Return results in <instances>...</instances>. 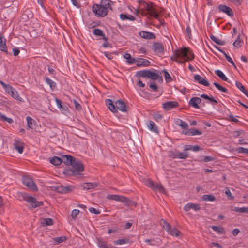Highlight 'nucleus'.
Masks as SVG:
<instances>
[{"label":"nucleus","instance_id":"nucleus-1","mask_svg":"<svg viewBox=\"0 0 248 248\" xmlns=\"http://www.w3.org/2000/svg\"><path fill=\"white\" fill-rule=\"evenodd\" d=\"M194 58V55L192 51L186 47L177 49L171 57L172 60L180 64H183L186 62L193 60Z\"/></svg>","mask_w":248,"mask_h":248},{"label":"nucleus","instance_id":"nucleus-2","mask_svg":"<svg viewBox=\"0 0 248 248\" xmlns=\"http://www.w3.org/2000/svg\"><path fill=\"white\" fill-rule=\"evenodd\" d=\"M111 3L110 0H101L99 4H94L92 6V10L97 17H104L112 9Z\"/></svg>","mask_w":248,"mask_h":248},{"label":"nucleus","instance_id":"nucleus-3","mask_svg":"<svg viewBox=\"0 0 248 248\" xmlns=\"http://www.w3.org/2000/svg\"><path fill=\"white\" fill-rule=\"evenodd\" d=\"M137 74L141 77L146 78L153 80H156L158 78H160V79L162 80V77L160 76L158 73L151 71L150 70H142L139 71L137 72Z\"/></svg>","mask_w":248,"mask_h":248},{"label":"nucleus","instance_id":"nucleus-4","mask_svg":"<svg viewBox=\"0 0 248 248\" xmlns=\"http://www.w3.org/2000/svg\"><path fill=\"white\" fill-rule=\"evenodd\" d=\"M22 197L24 200L30 203L29 205V208L34 209L43 205L42 202L37 201L34 197L30 196L26 193H22Z\"/></svg>","mask_w":248,"mask_h":248},{"label":"nucleus","instance_id":"nucleus-5","mask_svg":"<svg viewBox=\"0 0 248 248\" xmlns=\"http://www.w3.org/2000/svg\"><path fill=\"white\" fill-rule=\"evenodd\" d=\"M162 226L164 229H165L170 235L178 237L181 234V232L178 231L176 228L172 227L170 226V224L167 222L165 220H162Z\"/></svg>","mask_w":248,"mask_h":248},{"label":"nucleus","instance_id":"nucleus-6","mask_svg":"<svg viewBox=\"0 0 248 248\" xmlns=\"http://www.w3.org/2000/svg\"><path fill=\"white\" fill-rule=\"evenodd\" d=\"M72 172L75 175H81L84 170V166L82 162L77 160L72 165Z\"/></svg>","mask_w":248,"mask_h":248},{"label":"nucleus","instance_id":"nucleus-7","mask_svg":"<svg viewBox=\"0 0 248 248\" xmlns=\"http://www.w3.org/2000/svg\"><path fill=\"white\" fill-rule=\"evenodd\" d=\"M22 182L25 186L32 191H36L37 190V186L30 177L24 176L22 178Z\"/></svg>","mask_w":248,"mask_h":248},{"label":"nucleus","instance_id":"nucleus-8","mask_svg":"<svg viewBox=\"0 0 248 248\" xmlns=\"http://www.w3.org/2000/svg\"><path fill=\"white\" fill-rule=\"evenodd\" d=\"M183 209L186 212H188L191 209H193L195 211H198L201 209V207L199 204L189 202L186 204Z\"/></svg>","mask_w":248,"mask_h":248},{"label":"nucleus","instance_id":"nucleus-9","mask_svg":"<svg viewBox=\"0 0 248 248\" xmlns=\"http://www.w3.org/2000/svg\"><path fill=\"white\" fill-rule=\"evenodd\" d=\"M179 104L176 101H167L162 104L163 108L166 110H169L177 107Z\"/></svg>","mask_w":248,"mask_h":248},{"label":"nucleus","instance_id":"nucleus-10","mask_svg":"<svg viewBox=\"0 0 248 248\" xmlns=\"http://www.w3.org/2000/svg\"><path fill=\"white\" fill-rule=\"evenodd\" d=\"M107 198L109 200H114L122 202H127L128 199L125 197L121 196L118 195H108Z\"/></svg>","mask_w":248,"mask_h":248},{"label":"nucleus","instance_id":"nucleus-11","mask_svg":"<svg viewBox=\"0 0 248 248\" xmlns=\"http://www.w3.org/2000/svg\"><path fill=\"white\" fill-rule=\"evenodd\" d=\"M62 162L66 165H72L76 159L70 155H63L62 156Z\"/></svg>","mask_w":248,"mask_h":248},{"label":"nucleus","instance_id":"nucleus-12","mask_svg":"<svg viewBox=\"0 0 248 248\" xmlns=\"http://www.w3.org/2000/svg\"><path fill=\"white\" fill-rule=\"evenodd\" d=\"M135 63L138 67H147L150 65V62L144 58H137Z\"/></svg>","mask_w":248,"mask_h":248},{"label":"nucleus","instance_id":"nucleus-13","mask_svg":"<svg viewBox=\"0 0 248 248\" xmlns=\"http://www.w3.org/2000/svg\"><path fill=\"white\" fill-rule=\"evenodd\" d=\"M218 9L219 11L222 12L230 16H233V13L232 9L225 5H219Z\"/></svg>","mask_w":248,"mask_h":248},{"label":"nucleus","instance_id":"nucleus-14","mask_svg":"<svg viewBox=\"0 0 248 248\" xmlns=\"http://www.w3.org/2000/svg\"><path fill=\"white\" fill-rule=\"evenodd\" d=\"M149 16L158 19L159 16L156 10L153 6V3H151L150 5L146 10Z\"/></svg>","mask_w":248,"mask_h":248},{"label":"nucleus","instance_id":"nucleus-15","mask_svg":"<svg viewBox=\"0 0 248 248\" xmlns=\"http://www.w3.org/2000/svg\"><path fill=\"white\" fill-rule=\"evenodd\" d=\"M55 102L58 108H59L62 113L65 114L68 112V108L66 105H62V102L60 99L56 98Z\"/></svg>","mask_w":248,"mask_h":248},{"label":"nucleus","instance_id":"nucleus-16","mask_svg":"<svg viewBox=\"0 0 248 248\" xmlns=\"http://www.w3.org/2000/svg\"><path fill=\"white\" fill-rule=\"evenodd\" d=\"M202 99L198 97L191 98L189 101V104L190 106L196 108H199L200 107L199 104L201 102Z\"/></svg>","mask_w":248,"mask_h":248},{"label":"nucleus","instance_id":"nucleus-17","mask_svg":"<svg viewBox=\"0 0 248 248\" xmlns=\"http://www.w3.org/2000/svg\"><path fill=\"white\" fill-rule=\"evenodd\" d=\"M171 156L173 158L186 159L188 154L186 152H173L171 153Z\"/></svg>","mask_w":248,"mask_h":248},{"label":"nucleus","instance_id":"nucleus-18","mask_svg":"<svg viewBox=\"0 0 248 248\" xmlns=\"http://www.w3.org/2000/svg\"><path fill=\"white\" fill-rule=\"evenodd\" d=\"M183 134L185 135L190 136L201 135L202 134V132L195 128H190L186 131H183Z\"/></svg>","mask_w":248,"mask_h":248},{"label":"nucleus","instance_id":"nucleus-19","mask_svg":"<svg viewBox=\"0 0 248 248\" xmlns=\"http://www.w3.org/2000/svg\"><path fill=\"white\" fill-rule=\"evenodd\" d=\"M116 108L123 112L127 111V108L125 103L122 100H119L115 102Z\"/></svg>","mask_w":248,"mask_h":248},{"label":"nucleus","instance_id":"nucleus-20","mask_svg":"<svg viewBox=\"0 0 248 248\" xmlns=\"http://www.w3.org/2000/svg\"><path fill=\"white\" fill-rule=\"evenodd\" d=\"M6 39L0 34V50L7 53V47L6 44Z\"/></svg>","mask_w":248,"mask_h":248},{"label":"nucleus","instance_id":"nucleus-21","mask_svg":"<svg viewBox=\"0 0 248 248\" xmlns=\"http://www.w3.org/2000/svg\"><path fill=\"white\" fill-rule=\"evenodd\" d=\"M194 80L198 82L199 84L204 85L205 86H209V83L200 75H196L194 76Z\"/></svg>","mask_w":248,"mask_h":248},{"label":"nucleus","instance_id":"nucleus-22","mask_svg":"<svg viewBox=\"0 0 248 248\" xmlns=\"http://www.w3.org/2000/svg\"><path fill=\"white\" fill-rule=\"evenodd\" d=\"M140 35L141 37L146 39H153L155 37L153 33L146 31H141L140 32Z\"/></svg>","mask_w":248,"mask_h":248},{"label":"nucleus","instance_id":"nucleus-23","mask_svg":"<svg viewBox=\"0 0 248 248\" xmlns=\"http://www.w3.org/2000/svg\"><path fill=\"white\" fill-rule=\"evenodd\" d=\"M153 49L155 53L161 54L163 52V46L161 43H155L153 44Z\"/></svg>","mask_w":248,"mask_h":248},{"label":"nucleus","instance_id":"nucleus-24","mask_svg":"<svg viewBox=\"0 0 248 248\" xmlns=\"http://www.w3.org/2000/svg\"><path fill=\"white\" fill-rule=\"evenodd\" d=\"M105 102L106 105L112 112L116 113L117 112V109L116 108V106L113 103L111 99H106Z\"/></svg>","mask_w":248,"mask_h":248},{"label":"nucleus","instance_id":"nucleus-25","mask_svg":"<svg viewBox=\"0 0 248 248\" xmlns=\"http://www.w3.org/2000/svg\"><path fill=\"white\" fill-rule=\"evenodd\" d=\"M10 95L12 98H14L15 99H16L20 102L23 101L22 98L19 96L18 92L15 88H13V90L11 91Z\"/></svg>","mask_w":248,"mask_h":248},{"label":"nucleus","instance_id":"nucleus-26","mask_svg":"<svg viewBox=\"0 0 248 248\" xmlns=\"http://www.w3.org/2000/svg\"><path fill=\"white\" fill-rule=\"evenodd\" d=\"M27 123V127L30 129H33L35 127V121L30 116H27L26 118Z\"/></svg>","mask_w":248,"mask_h":248},{"label":"nucleus","instance_id":"nucleus-27","mask_svg":"<svg viewBox=\"0 0 248 248\" xmlns=\"http://www.w3.org/2000/svg\"><path fill=\"white\" fill-rule=\"evenodd\" d=\"M124 58L126 60L127 63L129 64H132L135 63L136 59L131 57L129 53H126L124 55Z\"/></svg>","mask_w":248,"mask_h":248},{"label":"nucleus","instance_id":"nucleus-28","mask_svg":"<svg viewBox=\"0 0 248 248\" xmlns=\"http://www.w3.org/2000/svg\"><path fill=\"white\" fill-rule=\"evenodd\" d=\"M93 33L96 36L102 37L104 41L108 40V38L106 37L103 31L99 29H95L93 30Z\"/></svg>","mask_w":248,"mask_h":248},{"label":"nucleus","instance_id":"nucleus-29","mask_svg":"<svg viewBox=\"0 0 248 248\" xmlns=\"http://www.w3.org/2000/svg\"><path fill=\"white\" fill-rule=\"evenodd\" d=\"M175 124L177 125L180 126L183 129H186L188 127L187 123L180 119H177L175 121Z\"/></svg>","mask_w":248,"mask_h":248},{"label":"nucleus","instance_id":"nucleus-30","mask_svg":"<svg viewBox=\"0 0 248 248\" xmlns=\"http://www.w3.org/2000/svg\"><path fill=\"white\" fill-rule=\"evenodd\" d=\"M148 128L152 131L157 133L159 132L157 126L155 124L154 122L152 121H149L147 123Z\"/></svg>","mask_w":248,"mask_h":248},{"label":"nucleus","instance_id":"nucleus-31","mask_svg":"<svg viewBox=\"0 0 248 248\" xmlns=\"http://www.w3.org/2000/svg\"><path fill=\"white\" fill-rule=\"evenodd\" d=\"M136 1L139 4L140 9L147 10L151 4V3H148L143 0H136Z\"/></svg>","mask_w":248,"mask_h":248},{"label":"nucleus","instance_id":"nucleus-32","mask_svg":"<svg viewBox=\"0 0 248 248\" xmlns=\"http://www.w3.org/2000/svg\"><path fill=\"white\" fill-rule=\"evenodd\" d=\"M50 163L55 166H58L60 165L62 162V158L58 156H54L50 159Z\"/></svg>","mask_w":248,"mask_h":248},{"label":"nucleus","instance_id":"nucleus-33","mask_svg":"<svg viewBox=\"0 0 248 248\" xmlns=\"http://www.w3.org/2000/svg\"><path fill=\"white\" fill-rule=\"evenodd\" d=\"M97 186L96 183H85L82 185V187L84 190H88L95 187Z\"/></svg>","mask_w":248,"mask_h":248},{"label":"nucleus","instance_id":"nucleus-34","mask_svg":"<svg viewBox=\"0 0 248 248\" xmlns=\"http://www.w3.org/2000/svg\"><path fill=\"white\" fill-rule=\"evenodd\" d=\"M0 84L2 86L5 92L10 94L11 93V91L13 90L14 88L12 86H11L9 84H6L4 82L0 80Z\"/></svg>","mask_w":248,"mask_h":248},{"label":"nucleus","instance_id":"nucleus-35","mask_svg":"<svg viewBox=\"0 0 248 248\" xmlns=\"http://www.w3.org/2000/svg\"><path fill=\"white\" fill-rule=\"evenodd\" d=\"M211 229L216 232L218 234H224L225 233L224 228L220 226H211Z\"/></svg>","mask_w":248,"mask_h":248},{"label":"nucleus","instance_id":"nucleus-36","mask_svg":"<svg viewBox=\"0 0 248 248\" xmlns=\"http://www.w3.org/2000/svg\"><path fill=\"white\" fill-rule=\"evenodd\" d=\"M120 17L122 20H129L130 21H134L136 19V18L132 15H127L123 14H120Z\"/></svg>","mask_w":248,"mask_h":248},{"label":"nucleus","instance_id":"nucleus-37","mask_svg":"<svg viewBox=\"0 0 248 248\" xmlns=\"http://www.w3.org/2000/svg\"><path fill=\"white\" fill-rule=\"evenodd\" d=\"M15 149L20 154L23 152L24 147L22 143L20 142H16L14 144Z\"/></svg>","mask_w":248,"mask_h":248},{"label":"nucleus","instance_id":"nucleus-38","mask_svg":"<svg viewBox=\"0 0 248 248\" xmlns=\"http://www.w3.org/2000/svg\"><path fill=\"white\" fill-rule=\"evenodd\" d=\"M96 243L99 248H109L108 245L100 239H97Z\"/></svg>","mask_w":248,"mask_h":248},{"label":"nucleus","instance_id":"nucleus-39","mask_svg":"<svg viewBox=\"0 0 248 248\" xmlns=\"http://www.w3.org/2000/svg\"><path fill=\"white\" fill-rule=\"evenodd\" d=\"M44 79L46 83L47 84L50 86L51 89H54L56 87V83L54 81L52 80L51 79H50L49 78L44 77Z\"/></svg>","mask_w":248,"mask_h":248},{"label":"nucleus","instance_id":"nucleus-40","mask_svg":"<svg viewBox=\"0 0 248 248\" xmlns=\"http://www.w3.org/2000/svg\"><path fill=\"white\" fill-rule=\"evenodd\" d=\"M216 74L223 81H228V78L225 74L220 70H216L215 71Z\"/></svg>","mask_w":248,"mask_h":248},{"label":"nucleus","instance_id":"nucleus-41","mask_svg":"<svg viewBox=\"0 0 248 248\" xmlns=\"http://www.w3.org/2000/svg\"><path fill=\"white\" fill-rule=\"evenodd\" d=\"M235 84H236V86H237V87L240 90H241L243 93L244 94H245L246 96L248 98V91L245 89L244 87L243 86V85L241 83H240V82L239 81H236L235 82Z\"/></svg>","mask_w":248,"mask_h":248},{"label":"nucleus","instance_id":"nucleus-42","mask_svg":"<svg viewBox=\"0 0 248 248\" xmlns=\"http://www.w3.org/2000/svg\"><path fill=\"white\" fill-rule=\"evenodd\" d=\"M210 38L213 41H214L215 43L219 45L222 46L225 44V42L224 41L220 40L219 39H218V38L216 37V36L212 34L210 35Z\"/></svg>","mask_w":248,"mask_h":248},{"label":"nucleus","instance_id":"nucleus-43","mask_svg":"<svg viewBox=\"0 0 248 248\" xmlns=\"http://www.w3.org/2000/svg\"><path fill=\"white\" fill-rule=\"evenodd\" d=\"M66 238L64 236L55 237L53 238V243L55 245L59 244L65 241Z\"/></svg>","mask_w":248,"mask_h":248},{"label":"nucleus","instance_id":"nucleus-44","mask_svg":"<svg viewBox=\"0 0 248 248\" xmlns=\"http://www.w3.org/2000/svg\"><path fill=\"white\" fill-rule=\"evenodd\" d=\"M215 197L213 195H203L202 196V200L204 201L213 202L215 200Z\"/></svg>","mask_w":248,"mask_h":248},{"label":"nucleus","instance_id":"nucleus-45","mask_svg":"<svg viewBox=\"0 0 248 248\" xmlns=\"http://www.w3.org/2000/svg\"><path fill=\"white\" fill-rule=\"evenodd\" d=\"M0 119L1 121L3 122H7L9 124H12L13 122V120L11 118L7 117L4 114L0 112Z\"/></svg>","mask_w":248,"mask_h":248},{"label":"nucleus","instance_id":"nucleus-46","mask_svg":"<svg viewBox=\"0 0 248 248\" xmlns=\"http://www.w3.org/2000/svg\"><path fill=\"white\" fill-rule=\"evenodd\" d=\"M233 210L236 212L245 213H248V207H235Z\"/></svg>","mask_w":248,"mask_h":248},{"label":"nucleus","instance_id":"nucleus-47","mask_svg":"<svg viewBox=\"0 0 248 248\" xmlns=\"http://www.w3.org/2000/svg\"><path fill=\"white\" fill-rule=\"evenodd\" d=\"M163 72L164 73V78L166 82L170 83L172 81V78L170 74L165 70H164Z\"/></svg>","mask_w":248,"mask_h":248},{"label":"nucleus","instance_id":"nucleus-48","mask_svg":"<svg viewBox=\"0 0 248 248\" xmlns=\"http://www.w3.org/2000/svg\"><path fill=\"white\" fill-rule=\"evenodd\" d=\"M214 85L215 86V87L220 91L223 92V93H227L228 90L226 88L223 87L218 83L217 82H214L213 83Z\"/></svg>","mask_w":248,"mask_h":248},{"label":"nucleus","instance_id":"nucleus-49","mask_svg":"<svg viewBox=\"0 0 248 248\" xmlns=\"http://www.w3.org/2000/svg\"><path fill=\"white\" fill-rule=\"evenodd\" d=\"M129 241L128 239H122L115 241L114 243L116 245H123L128 243Z\"/></svg>","mask_w":248,"mask_h":248},{"label":"nucleus","instance_id":"nucleus-50","mask_svg":"<svg viewBox=\"0 0 248 248\" xmlns=\"http://www.w3.org/2000/svg\"><path fill=\"white\" fill-rule=\"evenodd\" d=\"M225 193L228 199L231 200H233L234 196L232 194V193H231V191L230 190V189H229V188L226 187L225 188Z\"/></svg>","mask_w":248,"mask_h":248},{"label":"nucleus","instance_id":"nucleus-51","mask_svg":"<svg viewBox=\"0 0 248 248\" xmlns=\"http://www.w3.org/2000/svg\"><path fill=\"white\" fill-rule=\"evenodd\" d=\"M242 41L241 40L240 37L238 36L236 40L233 42V45L235 47H239L241 46Z\"/></svg>","mask_w":248,"mask_h":248},{"label":"nucleus","instance_id":"nucleus-52","mask_svg":"<svg viewBox=\"0 0 248 248\" xmlns=\"http://www.w3.org/2000/svg\"><path fill=\"white\" fill-rule=\"evenodd\" d=\"M237 151L239 153H243L246 155H248V148L239 147L237 149Z\"/></svg>","mask_w":248,"mask_h":248},{"label":"nucleus","instance_id":"nucleus-53","mask_svg":"<svg viewBox=\"0 0 248 248\" xmlns=\"http://www.w3.org/2000/svg\"><path fill=\"white\" fill-rule=\"evenodd\" d=\"M44 222L43 224H44L45 226H49L53 224V221L51 218H45L44 219Z\"/></svg>","mask_w":248,"mask_h":248},{"label":"nucleus","instance_id":"nucleus-54","mask_svg":"<svg viewBox=\"0 0 248 248\" xmlns=\"http://www.w3.org/2000/svg\"><path fill=\"white\" fill-rule=\"evenodd\" d=\"M153 189L162 191L163 190V187L161 184L156 183L155 184V186H154Z\"/></svg>","mask_w":248,"mask_h":248},{"label":"nucleus","instance_id":"nucleus-55","mask_svg":"<svg viewBox=\"0 0 248 248\" xmlns=\"http://www.w3.org/2000/svg\"><path fill=\"white\" fill-rule=\"evenodd\" d=\"M145 184H146V186H147L148 187H149L152 189H153L154 186H155V183L151 179L147 180L146 181Z\"/></svg>","mask_w":248,"mask_h":248},{"label":"nucleus","instance_id":"nucleus-56","mask_svg":"<svg viewBox=\"0 0 248 248\" xmlns=\"http://www.w3.org/2000/svg\"><path fill=\"white\" fill-rule=\"evenodd\" d=\"M55 189L58 192L64 193V186H58L55 187Z\"/></svg>","mask_w":248,"mask_h":248},{"label":"nucleus","instance_id":"nucleus-57","mask_svg":"<svg viewBox=\"0 0 248 248\" xmlns=\"http://www.w3.org/2000/svg\"><path fill=\"white\" fill-rule=\"evenodd\" d=\"M79 213V210L78 209H74L71 213V217L72 218H75L77 216Z\"/></svg>","mask_w":248,"mask_h":248},{"label":"nucleus","instance_id":"nucleus-58","mask_svg":"<svg viewBox=\"0 0 248 248\" xmlns=\"http://www.w3.org/2000/svg\"><path fill=\"white\" fill-rule=\"evenodd\" d=\"M104 54L105 56L108 59V60H111L113 59V53L112 52H104Z\"/></svg>","mask_w":248,"mask_h":248},{"label":"nucleus","instance_id":"nucleus-59","mask_svg":"<svg viewBox=\"0 0 248 248\" xmlns=\"http://www.w3.org/2000/svg\"><path fill=\"white\" fill-rule=\"evenodd\" d=\"M226 59L229 62H230L233 65V66L234 67V68L236 69V66L235 64V63H234L233 60H232V59L231 58L230 56H226Z\"/></svg>","mask_w":248,"mask_h":248},{"label":"nucleus","instance_id":"nucleus-60","mask_svg":"<svg viewBox=\"0 0 248 248\" xmlns=\"http://www.w3.org/2000/svg\"><path fill=\"white\" fill-rule=\"evenodd\" d=\"M90 212L92 213H93L95 215L99 214L100 212L99 210H96L95 208L93 207H91L89 209Z\"/></svg>","mask_w":248,"mask_h":248},{"label":"nucleus","instance_id":"nucleus-61","mask_svg":"<svg viewBox=\"0 0 248 248\" xmlns=\"http://www.w3.org/2000/svg\"><path fill=\"white\" fill-rule=\"evenodd\" d=\"M73 190V187L71 186H64V193H68Z\"/></svg>","mask_w":248,"mask_h":248},{"label":"nucleus","instance_id":"nucleus-62","mask_svg":"<svg viewBox=\"0 0 248 248\" xmlns=\"http://www.w3.org/2000/svg\"><path fill=\"white\" fill-rule=\"evenodd\" d=\"M186 32L187 35L190 39L191 38L192 34H191V30L189 26H187L186 28Z\"/></svg>","mask_w":248,"mask_h":248},{"label":"nucleus","instance_id":"nucleus-63","mask_svg":"<svg viewBox=\"0 0 248 248\" xmlns=\"http://www.w3.org/2000/svg\"><path fill=\"white\" fill-rule=\"evenodd\" d=\"M74 104L75 105V108L78 109L80 110L82 108L80 104L78 103V102L75 100H74Z\"/></svg>","mask_w":248,"mask_h":248},{"label":"nucleus","instance_id":"nucleus-64","mask_svg":"<svg viewBox=\"0 0 248 248\" xmlns=\"http://www.w3.org/2000/svg\"><path fill=\"white\" fill-rule=\"evenodd\" d=\"M149 86L150 88L154 91H156L157 89L156 85L154 82H151Z\"/></svg>","mask_w":248,"mask_h":248}]
</instances>
